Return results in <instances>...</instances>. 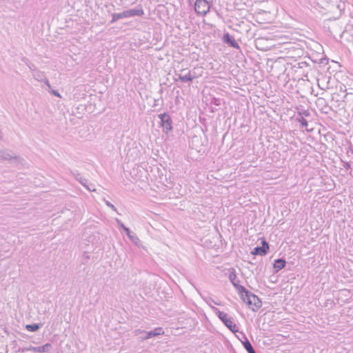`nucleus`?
<instances>
[{
    "mask_svg": "<svg viewBox=\"0 0 353 353\" xmlns=\"http://www.w3.org/2000/svg\"><path fill=\"white\" fill-rule=\"evenodd\" d=\"M179 79L182 82L192 81L195 78L198 77V75L192 74L191 71L187 68L181 69L179 74H176Z\"/></svg>",
    "mask_w": 353,
    "mask_h": 353,
    "instance_id": "nucleus-5",
    "label": "nucleus"
},
{
    "mask_svg": "<svg viewBox=\"0 0 353 353\" xmlns=\"http://www.w3.org/2000/svg\"><path fill=\"white\" fill-rule=\"evenodd\" d=\"M143 333L145 335L144 336H143V339L145 340V339L152 338L153 336L163 334L164 331L162 327H157V328H155L154 330H151L150 332H143Z\"/></svg>",
    "mask_w": 353,
    "mask_h": 353,
    "instance_id": "nucleus-12",
    "label": "nucleus"
},
{
    "mask_svg": "<svg viewBox=\"0 0 353 353\" xmlns=\"http://www.w3.org/2000/svg\"><path fill=\"white\" fill-rule=\"evenodd\" d=\"M248 353H256V352H255L254 350H252V351H250V352H248Z\"/></svg>",
    "mask_w": 353,
    "mask_h": 353,
    "instance_id": "nucleus-29",
    "label": "nucleus"
},
{
    "mask_svg": "<svg viewBox=\"0 0 353 353\" xmlns=\"http://www.w3.org/2000/svg\"><path fill=\"white\" fill-rule=\"evenodd\" d=\"M192 74H197L196 72V68H194L192 71H191Z\"/></svg>",
    "mask_w": 353,
    "mask_h": 353,
    "instance_id": "nucleus-28",
    "label": "nucleus"
},
{
    "mask_svg": "<svg viewBox=\"0 0 353 353\" xmlns=\"http://www.w3.org/2000/svg\"><path fill=\"white\" fill-rule=\"evenodd\" d=\"M266 40L263 38V37H260V38H258L256 39L255 41V43H256V46L258 49L261 50H268L269 48L268 47H263V43Z\"/></svg>",
    "mask_w": 353,
    "mask_h": 353,
    "instance_id": "nucleus-14",
    "label": "nucleus"
},
{
    "mask_svg": "<svg viewBox=\"0 0 353 353\" xmlns=\"http://www.w3.org/2000/svg\"><path fill=\"white\" fill-rule=\"evenodd\" d=\"M125 232L128 238L134 243H137L139 239L136 234H134L131 232L128 228H125Z\"/></svg>",
    "mask_w": 353,
    "mask_h": 353,
    "instance_id": "nucleus-15",
    "label": "nucleus"
},
{
    "mask_svg": "<svg viewBox=\"0 0 353 353\" xmlns=\"http://www.w3.org/2000/svg\"><path fill=\"white\" fill-rule=\"evenodd\" d=\"M268 250H269V245L265 240H263L262 241V246L254 248L251 253L254 255L259 254V255L263 256V255H265L267 254Z\"/></svg>",
    "mask_w": 353,
    "mask_h": 353,
    "instance_id": "nucleus-7",
    "label": "nucleus"
},
{
    "mask_svg": "<svg viewBox=\"0 0 353 353\" xmlns=\"http://www.w3.org/2000/svg\"><path fill=\"white\" fill-rule=\"evenodd\" d=\"M124 18H125V14H124L123 12H122L121 13H112V20L110 21V23H114L117 21H118L121 19H124Z\"/></svg>",
    "mask_w": 353,
    "mask_h": 353,
    "instance_id": "nucleus-17",
    "label": "nucleus"
},
{
    "mask_svg": "<svg viewBox=\"0 0 353 353\" xmlns=\"http://www.w3.org/2000/svg\"><path fill=\"white\" fill-rule=\"evenodd\" d=\"M212 309L228 329H230L232 332H237L236 326L235 323H234L232 318L229 317L226 313L221 312L216 307H212Z\"/></svg>",
    "mask_w": 353,
    "mask_h": 353,
    "instance_id": "nucleus-2",
    "label": "nucleus"
},
{
    "mask_svg": "<svg viewBox=\"0 0 353 353\" xmlns=\"http://www.w3.org/2000/svg\"><path fill=\"white\" fill-rule=\"evenodd\" d=\"M229 279L231 281V283H232V285H234V287L238 290L239 294L241 292H245V288L242 285H239V281L238 280H236L237 277L234 271L231 272L229 274Z\"/></svg>",
    "mask_w": 353,
    "mask_h": 353,
    "instance_id": "nucleus-8",
    "label": "nucleus"
},
{
    "mask_svg": "<svg viewBox=\"0 0 353 353\" xmlns=\"http://www.w3.org/2000/svg\"><path fill=\"white\" fill-rule=\"evenodd\" d=\"M52 349V345L50 343H46L41 346L30 347L28 350L32 352H48Z\"/></svg>",
    "mask_w": 353,
    "mask_h": 353,
    "instance_id": "nucleus-10",
    "label": "nucleus"
},
{
    "mask_svg": "<svg viewBox=\"0 0 353 353\" xmlns=\"http://www.w3.org/2000/svg\"><path fill=\"white\" fill-rule=\"evenodd\" d=\"M48 91L52 93L53 95L56 96V97H61L60 94L58 92V91L57 90H50V89L48 90Z\"/></svg>",
    "mask_w": 353,
    "mask_h": 353,
    "instance_id": "nucleus-22",
    "label": "nucleus"
},
{
    "mask_svg": "<svg viewBox=\"0 0 353 353\" xmlns=\"http://www.w3.org/2000/svg\"><path fill=\"white\" fill-rule=\"evenodd\" d=\"M125 18H130L135 16L141 17L144 14V10L141 6L139 5L137 7L133 9H130L123 11Z\"/></svg>",
    "mask_w": 353,
    "mask_h": 353,
    "instance_id": "nucleus-6",
    "label": "nucleus"
},
{
    "mask_svg": "<svg viewBox=\"0 0 353 353\" xmlns=\"http://www.w3.org/2000/svg\"><path fill=\"white\" fill-rule=\"evenodd\" d=\"M248 353H256V352H255L254 350H252V351H250V352H248Z\"/></svg>",
    "mask_w": 353,
    "mask_h": 353,
    "instance_id": "nucleus-30",
    "label": "nucleus"
},
{
    "mask_svg": "<svg viewBox=\"0 0 353 353\" xmlns=\"http://www.w3.org/2000/svg\"><path fill=\"white\" fill-rule=\"evenodd\" d=\"M33 77L34 78L39 81H43V79H44V74L43 72L39 71V70H34V72H33Z\"/></svg>",
    "mask_w": 353,
    "mask_h": 353,
    "instance_id": "nucleus-18",
    "label": "nucleus"
},
{
    "mask_svg": "<svg viewBox=\"0 0 353 353\" xmlns=\"http://www.w3.org/2000/svg\"><path fill=\"white\" fill-rule=\"evenodd\" d=\"M242 335H243V339L244 340L241 341V343H242L244 348L246 350V351L248 352H250V351L254 350V348H253L252 344L250 343V342L249 341V340L248 339V338L246 337V336L243 334H242Z\"/></svg>",
    "mask_w": 353,
    "mask_h": 353,
    "instance_id": "nucleus-13",
    "label": "nucleus"
},
{
    "mask_svg": "<svg viewBox=\"0 0 353 353\" xmlns=\"http://www.w3.org/2000/svg\"><path fill=\"white\" fill-rule=\"evenodd\" d=\"M285 263H286V262L284 259H276L274 263V268L276 270H280L285 267Z\"/></svg>",
    "mask_w": 353,
    "mask_h": 353,
    "instance_id": "nucleus-16",
    "label": "nucleus"
},
{
    "mask_svg": "<svg viewBox=\"0 0 353 353\" xmlns=\"http://www.w3.org/2000/svg\"><path fill=\"white\" fill-rule=\"evenodd\" d=\"M223 42L229 45L230 46L239 49L240 46L238 43L235 41L234 38L230 35L229 33H226L224 34L223 38Z\"/></svg>",
    "mask_w": 353,
    "mask_h": 353,
    "instance_id": "nucleus-9",
    "label": "nucleus"
},
{
    "mask_svg": "<svg viewBox=\"0 0 353 353\" xmlns=\"http://www.w3.org/2000/svg\"><path fill=\"white\" fill-rule=\"evenodd\" d=\"M42 81H43L44 83L48 87V88L50 89L51 85L50 84L49 81L46 78L43 79Z\"/></svg>",
    "mask_w": 353,
    "mask_h": 353,
    "instance_id": "nucleus-26",
    "label": "nucleus"
},
{
    "mask_svg": "<svg viewBox=\"0 0 353 353\" xmlns=\"http://www.w3.org/2000/svg\"><path fill=\"white\" fill-rule=\"evenodd\" d=\"M298 120H299V123L301 124L302 127L307 128V121L303 117H301Z\"/></svg>",
    "mask_w": 353,
    "mask_h": 353,
    "instance_id": "nucleus-20",
    "label": "nucleus"
},
{
    "mask_svg": "<svg viewBox=\"0 0 353 353\" xmlns=\"http://www.w3.org/2000/svg\"><path fill=\"white\" fill-rule=\"evenodd\" d=\"M40 327H41L40 325L36 324V323L29 324V325H26V330L30 332H35V331L38 330Z\"/></svg>",
    "mask_w": 353,
    "mask_h": 353,
    "instance_id": "nucleus-19",
    "label": "nucleus"
},
{
    "mask_svg": "<svg viewBox=\"0 0 353 353\" xmlns=\"http://www.w3.org/2000/svg\"><path fill=\"white\" fill-rule=\"evenodd\" d=\"M94 185L92 184H87L85 188L89 190V191H95V189L93 187Z\"/></svg>",
    "mask_w": 353,
    "mask_h": 353,
    "instance_id": "nucleus-25",
    "label": "nucleus"
},
{
    "mask_svg": "<svg viewBox=\"0 0 353 353\" xmlns=\"http://www.w3.org/2000/svg\"><path fill=\"white\" fill-rule=\"evenodd\" d=\"M304 116H306L307 117L309 115V112L307 111H304L303 113H302Z\"/></svg>",
    "mask_w": 353,
    "mask_h": 353,
    "instance_id": "nucleus-27",
    "label": "nucleus"
},
{
    "mask_svg": "<svg viewBox=\"0 0 353 353\" xmlns=\"http://www.w3.org/2000/svg\"><path fill=\"white\" fill-rule=\"evenodd\" d=\"M159 117L161 119V125L163 131L165 133H168L172 129L170 117L166 113L161 114Z\"/></svg>",
    "mask_w": 353,
    "mask_h": 353,
    "instance_id": "nucleus-4",
    "label": "nucleus"
},
{
    "mask_svg": "<svg viewBox=\"0 0 353 353\" xmlns=\"http://www.w3.org/2000/svg\"><path fill=\"white\" fill-rule=\"evenodd\" d=\"M17 156L15 154L10 150L5 149L0 150V159L1 160H10L12 159H16Z\"/></svg>",
    "mask_w": 353,
    "mask_h": 353,
    "instance_id": "nucleus-11",
    "label": "nucleus"
},
{
    "mask_svg": "<svg viewBox=\"0 0 353 353\" xmlns=\"http://www.w3.org/2000/svg\"><path fill=\"white\" fill-rule=\"evenodd\" d=\"M243 302L250 306H254L256 309L261 306V301L257 296L249 292L245 288V292H241L239 294Z\"/></svg>",
    "mask_w": 353,
    "mask_h": 353,
    "instance_id": "nucleus-1",
    "label": "nucleus"
},
{
    "mask_svg": "<svg viewBox=\"0 0 353 353\" xmlns=\"http://www.w3.org/2000/svg\"><path fill=\"white\" fill-rule=\"evenodd\" d=\"M77 179L81 183V184H82L84 187H85L86 185L88 184L87 179H85L81 176L78 178Z\"/></svg>",
    "mask_w": 353,
    "mask_h": 353,
    "instance_id": "nucleus-21",
    "label": "nucleus"
},
{
    "mask_svg": "<svg viewBox=\"0 0 353 353\" xmlns=\"http://www.w3.org/2000/svg\"><path fill=\"white\" fill-rule=\"evenodd\" d=\"M195 11L201 15H205L210 11V6L206 0H196Z\"/></svg>",
    "mask_w": 353,
    "mask_h": 353,
    "instance_id": "nucleus-3",
    "label": "nucleus"
},
{
    "mask_svg": "<svg viewBox=\"0 0 353 353\" xmlns=\"http://www.w3.org/2000/svg\"><path fill=\"white\" fill-rule=\"evenodd\" d=\"M105 204H106L108 207H110V208H112L114 211H116V210H117V209H116V208L114 207V205H112V204L111 203H110L109 201H105Z\"/></svg>",
    "mask_w": 353,
    "mask_h": 353,
    "instance_id": "nucleus-24",
    "label": "nucleus"
},
{
    "mask_svg": "<svg viewBox=\"0 0 353 353\" xmlns=\"http://www.w3.org/2000/svg\"><path fill=\"white\" fill-rule=\"evenodd\" d=\"M116 221L117 223H118V225L125 231V228H126L123 223L119 220V219H116Z\"/></svg>",
    "mask_w": 353,
    "mask_h": 353,
    "instance_id": "nucleus-23",
    "label": "nucleus"
}]
</instances>
